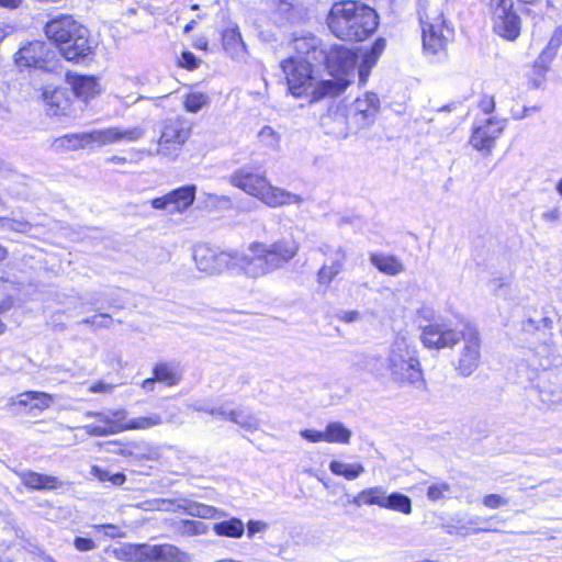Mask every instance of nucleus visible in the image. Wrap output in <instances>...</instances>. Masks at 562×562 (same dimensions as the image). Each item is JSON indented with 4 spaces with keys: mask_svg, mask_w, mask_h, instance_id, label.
Instances as JSON below:
<instances>
[{
    "mask_svg": "<svg viewBox=\"0 0 562 562\" xmlns=\"http://www.w3.org/2000/svg\"><path fill=\"white\" fill-rule=\"evenodd\" d=\"M558 49L559 38H550L548 45L535 61L533 72L538 78L532 80L533 88H539L541 86L544 75L549 69V65L553 60Z\"/></svg>",
    "mask_w": 562,
    "mask_h": 562,
    "instance_id": "nucleus-23",
    "label": "nucleus"
},
{
    "mask_svg": "<svg viewBox=\"0 0 562 562\" xmlns=\"http://www.w3.org/2000/svg\"><path fill=\"white\" fill-rule=\"evenodd\" d=\"M20 68H35L43 71H55L58 66L56 53L50 45L42 41H33L23 45L14 55Z\"/></svg>",
    "mask_w": 562,
    "mask_h": 562,
    "instance_id": "nucleus-9",
    "label": "nucleus"
},
{
    "mask_svg": "<svg viewBox=\"0 0 562 562\" xmlns=\"http://www.w3.org/2000/svg\"><path fill=\"white\" fill-rule=\"evenodd\" d=\"M324 431L325 441L329 443L347 445L351 438V430L340 422L328 423Z\"/></svg>",
    "mask_w": 562,
    "mask_h": 562,
    "instance_id": "nucleus-37",
    "label": "nucleus"
},
{
    "mask_svg": "<svg viewBox=\"0 0 562 562\" xmlns=\"http://www.w3.org/2000/svg\"><path fill=\"white\" fill-rule=\"evenodd\" d=\"M233 409L228 405L224 404L216 408H211L209 411V414L212 416H215L216 418H220L222 420H229L232 419Z\"/></svg>",
    "mask_w": 562,
    "mask_h": 562,
    "instance_id": "nucleus-54",
    "label": "nucleus"
},
{
    "mask_svg": "<svg viewBox=\"0 0 562 562\" xmlns=\"http://www.w3.org/2000/svg\"><path fill=\"white\" fill-rule=\"evenodd\" d=\"M22 483L31 490L49 491L57 488L61 483L53 475L40 474L33 471L19 473Z\"/></svg>",
    "mask_w": 562,
    "mask_h": 562,
    "instance_id": "nucleus-25",
    "label": "nucleus"
},
{
    "mask_svg": "<svg viewBox=\"0 0 562 562\" xmlns=\"http://www.w3.org/2000/svg\"><path fill=\"white\" fill-rule=\"evenodd\" d=\"M386 490L383 486L375 485L360 491L357 495L348 499L347 504L353 505L357 508L362 506L376 505L380 508L383 506Z\"/></svg>",
    "mask_w": 562,
    "mask_h": 562,
    "instance_id": "nucleus-26",
    "label": "nucleus"
},
{
    "mask_svg": "<svg viewBox=\"0 0 562 562\" xmlns=\"http://www.w3.org/2000/svg\"><path fill=\"white\" fill-rule=\"evenodd\" d=\"M385 46H386V42L384 38L376 40L375 43L373 44L371 50L366 53L363 56L366 63H370V65H374L376 63L378 58L380 57V55L382 54V52L384 50Z\"/></svg>",
    "mask_w": 562,
    "mask_h": 562,
    "instance_id": "nucleus-46",
    "label": "nucleus"
},
{
    "mask_svg": "<svg viewBox=\"0 0 562 562\" xmlns=\"http://www.w3.org/2000/svg\"><path fill=\"white\" fill-rule=\"evenodd\" d=\"M329 470L335 475L344 476L349 481L358 479L366 471L361 463H346L338 460H333L329 463Z\"/></svg>",
    "mask_w": 562,
    "mask_h": 562,
    "instance_id": "nucleus-36",
    "label": "nucleus"
},
{
    "mask_svg": "<svg viewBox=\"0 0 562 562\" xmlns=\"http://www.w3.org/2000/svg\"><path fill=\"white\" fill-rule=\"evenodd\" d=\"M480 109L485 113L490 114L495 109V101L493 97H485L480 102Z\"/></svg>",
    "mask_w": 562,
    "mask_h": 562,
    "instance_id": "nucleus-60",
    "label": "nucleus"
},
{
    "mask_svg": "<svg viewBox=\"0 0 562 562\" xmlns=\"http://www.w3.org/2000/svg\"><path fill=\"white\" fill-rule=\"evenodd\" d=\"M149 562H193V555L176 544H149Z\"/></svg>",
    "mask_w": 562,
    "mask_h": 562,
    "instance_id": "nucleus-18",
    "label": "nucleus"
},
{
    "mask_svg": "<svg viewBox=\"0 0 562 562\" xmlns=\"http://www.w3.org/2000/svg\"><path fill=\"white\" fill-rule=\"evenodd\" d=\"M378 19L371 7L359 1L344 0L331 5L326 24L337 38L361 42L376 30Z\"/></svg>",
    "mask_w": 562,
    "mask_h": 562,
    "instance_id": "nucleus-2",
    "label": "nucleus"
},
{
    "mask_svg": "<svg viewBox=\"0 0 562 562\" xmlns=\"http://www.w3.org/2000/svg\"><path fill=\"white\" fill-rule=\"evenodd\" d=\"M259 138L262 144L266 146L278 149L280 146V136L276 133V131L270 126H263L259 132Z\"/></svg>",
    "mask_w": 562,
    "mask_h": 562,
    "instance_id": "nucleus-44",
    "label": "nucleus"
},
{
    "mask_svg": "<svg viewBox=\"0 0 562 562\" xmlns=\"http://www.w3.org/2000/svg\"><path fill=\"white\" fill-rule=\"evenodd\" d=\"M542 220L548 223H555L561 220V211L559 207H553L551 210H548L543 212Z\"/></svg>",
    "mask_w": 562,
    "mask_h": 562,
    "instance_id": "nucleus-59",
    "label": "nucleus"
},
{
    "mask_svg": "<svg viewBox=\"0 0 562 562\" xmlns=\"http://www.w3.org/2000/svg\"><path fill=\"white\" fill-rule=\"evenodd\" d=\"M373 65H370V63H366L363 59L361 65L359 66V80L361 83H364L367 81V78L369 76L370 69Z\"/></svg>",
    "mask_w": 562,
    "mask_h": 562,
    "instance_id": "nucleus-61",
    "label": "nucleus"
},
{
    "mask_svg": "<svg viewBox=\"0 0 562 562\" xmlns=\"http://www.w3.org/2000/svg\"><path fill=\"white\" fill-rule=\"evenodd\" d=\"M540 110L541 105L524 106L521 110H512V117L515 121H520L531 116L532 114L539 112Z\"/></svg>",
    "mask_w": 562,
    "mask_h": 562,
    "instance_id": "nucleus-51",
    "label": "nucleus"
},
{
    "mask_svg": "<svg viewBox=\"0 0 562 562\" xmlns=\"http://www.w3.org/2000/svg\"><path fill=\"white\" fill-rule=\"evenodd\" d=\"M114 389L113 384L105 383L103 381H97L90 384V393H111Z\"/></svg>",
    "mask_w": 562,
    "mask_h": 562,
    "instance_id": "nucleus-56",
    "label": "nucleus"
},
{
    "mask_svg": "<svg viewBox=\"0 0 562 562\" xmlns=\"http://www.w3.org/2000/svg\"><path fill=\"white\" fill-rule=\"evenodd\" d=\"M267 527H268V525L263 521L250 520L247 524L248 537H252L255 533L265 531L267 529Z\"/></svg>",
    "mask_w": 562,
    "mask_h": 562,
    "instance_id": "nucleus-58",
    "label": "nucleus"
},
{
    "mask_svg": "<svg viewBox=\"0 0 562 562\" xmlns=\"http://www.w3.org/2000/svg\"><path fill=\"white\" fill-rule=\"evenodd\" d=\"M451 491L450 485L447 482H439L431 484L427 491V497L431 502L440 501L447 493Z\"/></svg>",
    "mask_w": 562,
    "mask_h": 562,
    "instance_id": "nucleus-45",
    "label": "nucleus"
},
{
    "mask_svg": "<svg viewBox=\"0 0 562 562\" xmlns=\"http://www.w3.org/2000/svg\"><path fill=\"white\" fill-rule=\"evenodd\" d=\"M74 93L81 99L88 100L90 97L97 94L98 81L91 76H76L71 79Z\"/></svg>",
    "mask_w": 562,
    "mask_h": 562,
    "instance_id": "nucleus-34",
    "label": "nucleus"
},
{
    "mask_svg": "<svg viewBox=\"0 0 562 562\" xmlns=\"http://www.w3.org/2000/svg\"><path fill=\"white\" fill-rule=\"evenodd\" d=\"M209 526L199 520L184 519L180 521L179 532L186 537L206 535Z\"/></svg>",
    "mask_w": 562,
    "mask_h": 562,
    "instance_id": "nucleus-43",
    "label": "nucleus"
},
{
    "mask_svg": "<svg viewBox=\"0 0 562 562\" xmlns=\"http://www.w3.org/2000/svg\"><path fill=\"white\" fill-rule=\"evenodd\" d=\"M338 319L345 323H355L360 319V313L358 311H341L337 315Z\"/></svg>",
    "mask_w": 562,
    "mask_h": 562,
    "instance_id": "nucleus-57",
    "label": "nucleus"
},
{
    "mask_svg": "<svg viewBox=\"0 0 562 562\" xmlns=\"http://www.w3.org/2000/svg\"><path fill=\"white\" fill-rule=\"evenodd\" d=\"M183 108L189 113H198L210 103V97L200 91H192L183 95Z\"/></svg>",
    "mask_w": 562,
    "mask_h": 562,
    "instance_id": "nucleus-42",
    "label": "nucleus"
},
{
    "mask_svg": "<svg viewBox=\"0 0 562 562\" xmlns=\"http://www.w3.org/2000/svg\"><path fill=\"white\" fill-rule=\"evenodd\" d=\"M126 477L123 473H111L110 482L113 485L120 486L125 482Z\"/></svg>",
    "mask_w": 562,
    "mask_h": 562,
    "instance_id": "nucleus-64",
    "label": "nucleus"
},
{
    "mask_svg": "<svg viewBox=\"0 0 562 562\" xmlns=\"http://www.w3.org/2000/svg\"><path fill=\"white\" fill-rule=\"evenodd\" d=\"M178 508L192 517L202 519H213L226 516L225 512L214 506L188 499L181 501V503L178 504Z\"/></svg>",
    "mask_w": 562,
    "mask_h": 562,
    "instance_id": "nucleus-28",
    "label": "nucleus"
},
{
    "mask_svg": "<svg viewBox=\"0 0 562 562\" xmlns=\"http://www.w3.org/2000/svg\"><path fill=\"white\" fill-rule=\"evenodd\" d=\"M224 49L237 60H245L247 56L246 44L243 41L238 26L227 27L223 33Z\"/></svg>",
    "mask_w": 562,
    "mask_h": 562,
    "instance_id": "nucleus-24",
    "label": "nucleus"
},
{
    "mask_svg": "<svg viewBox=\"0 0 562 562\" xmlns=\"http://www.w3.org/2000/svg\"><path fill=\"white\" fill-rule=\"evenodd\" d=\"M30 229L31 224L29 222L8 217L5 231L27 233Z\"/></svg>",
    "mask_w": 562,
    "mask_h": 562,
    "instance_id": "nucleus-49",
    "label": "nucleus"
},
{
    "mask_svg": "<svg viewBox=\"0 0 562 562\" xmlns=\"http://www.w3.org/2000/svg\"><path fill=\"white\" fill-rule=\"evenodd\" d=\"M92 473L99 481L110 482L111 473L108 470H103L99 467H93Z\"/></svg>",
    "mask_w": 562,
    "mask_h": 562,
    "instance_id": "nucleus-62",
    "label": "nucleus"
},
{
    "mask_svg": "<svg viewBox=\"0 0 562 562\" xmlns=\"http://www.w3.org/2000/svg\"><path fill=\"white\" fill-rule=\"evenodd\" d=\"M319 45L321 41L310 33L303 34L293 40V47L299 55L308 56L313 54L315 59L317 56L324 55V52L319 49Z\"/></svg>",
    "mask_w": 562,
    "mask_h": 562,
    "instance_id": "nucleus-33",
    "label": "nucleus"
},
{
    "mask_svg": "<svg viewBox=\"0 0 562 562\" xmlns=\"http://www.w3.org/2000/svg\"><path fill=\"white\" fill-rule=\"evenodd\" d=\"M299 249L297 241L289 234L269 245L260 241L250 243L249 255L237 250H222L200 243L193 247L192 257L196 269L207 276L240 269L245 276L257 279L284 267L297 255Z\"/></svg>",
    "mask_w": 562,
    "mask_h": 562,
    "instance_id": "nucleus-1",
    "label": "nucleus"
},
{
    "mask_svg": "<svg viewBox=\"0 0 562 562\" xmlns=\"http://www.w3.org/2000/svg\"><path fill=\"white\" fill-rule=\"evenodd\" d=\"M506 127V120L488 117L474 123L470 144L485 156L490 155Z\"/></svg>",
    "mask_w": 562,
    "mask_h": 562,
    "instance_id": "nucleus-11",
    "label": "nucleus"
},
{
    "mask_svg": "<svg viewBox=\"0 0 562 562\" xmlns=\"http://www.w3.org/2000/svg\"><path fill=\"white\" fill-rule=\"evenodd\" d=\"M288 90L295 98L310 97L317 102L326 97H336L348 86L344 79L317 80L312 64L303 57H290L281 63Z\"/></svg>",
    "mask_w": 562,
    "mask_h": 562,
    "instance_id": "nucleus-3",
    "label": "nucleus"
},
{
    "mask_svg": "<svg viewBox=\"0 0 562 562\" xmlns=\"http://www.w3.org/2000/svg\"><path fill=\"white\" fill-rule=\"evenodd\" d=\"M490 5L495 33L509 41L516 40L521 20L514 9V0H490Z\"/></svg>",
    "mask_w": 562,
    "mask_h": 562,
    "instance_id": "nucleus-10",
    "label": "nucleus"
},
{
    "mask_svg": "<svg viewBox=\"0 0 562 562\" xmlns=\"http://www.w3.org/2000/svg\"><path fill=\"white\" fill-rule=\"evenodd\" d=\"M231 422L246 431L254 432L259 429V419L250 411L237 407L233 409Z\"/></svg>",
    "mask_w": 562,
    "mask_h": 562,
    "instance_id": "nucleus-39",
    "label": "nucleus"
},
{
    "mask_svg": "<svg viewBox=\"0 0 562 562\" xmlns=\"http://www.w3.org/2000/svg\"><path fill=\"white\" fill-rule=\"evenodd\" d=\"M482 503L487 508L496 509L502 506H506L508 504V499L497 494H488L483 497Z\"/></svg>",
    "mask_w": 562,
    "mask_h": 562,
    "instance_id": "nucleus-48",
    "label": "nucleus"
},
{
    "mask_svg": "<svg viewBox=\"0 0 562 562\" xmlns=\"http://www.w3.org/2000/svg\"><path fill=\"white\" fill-rule=\"evenodd\" d=\"M371 263L382 273L397 276L404 271L403 262L395 256L384 254H371Z\"/></svg>",
    "mask_w": 562,
    "mask_h": 562,
    "instance_id": "nucleus-32",
    "label": "nucleus"
},
{
    "mask_svg": "<svg viewBox=\"0 0 562 562\" xmlns=\"http://www.w3.org/2000/svg\"><path fill=\"white\" fill-rule=\"evenodd\" d=\"M461 330L450 328L447 324L435 323L423 328L420 339L425 347L442 349L454 346L460 340Z\"/></svg>",
    "mask_w": 562,
    "mask_h": 562,
    "instance_id": "nucleus-17",
    "label": "nucleus"
},
{
    "mask_svg": "<svg viewBox=\"0 0 562 562\" xmlns=\"http://www.w3.org/2000/svg\"><path fill=\"white\" fill-rule=\"evenodd\" d=\"M418 14L425 53L436 55L443 52L453 31L446 24L442 14L437 10L428 12L424 4L420 5Z\"/></svg>",
    "mask_w": 562,
    "mask_h": 562,
    "instance_id": "nucleus-7",
    "label": "nucleus"
},
{
    "mask_svg": "<svg viewBox=\"0 0 562 562\" xmlns=\"http://www.w3.org/2000/svg\"><path fill=\"white\" fill-rule=\"evenodd\" d=\"M387 369L396 383L424 389L425 379L418 352L404 336L396 337L392 342L387 356Z\"/></svg>",
    "mask_w": 562,
    "mask_h": 562,
    "instance_id": "nucleus-5",
    "label": "nucleus"
},
{
    "mask_svg": "<svg viewBox=\"0 0 562 562\" xmlns=\"http://www.w3.org/2000/svg\"><path fill=\"white\" fill-rule=\"evenodd\" d=\"M558 49L559 38H550L548 45L535 61L533 72L538 78L532 80L533 88H539L541 86L544 75L549 69V65L553 60Z\"/></svg>",
    "mask_w": 562,
    "mask_h": 562,
    "instance_id": "nucleus-22",
    "label": "nucleus"
},
{
    "mask_svg": "<svg viewBox=\"0 0 562 562\" xmlns=\"http://www.w3.org/2000/svg\"><path fill=\"white\" fill-rule=\"evenodd\" d=\"M94 528L97 530H103L104 536L109 538H123L125 537V532L117 526L106 524V525H95Z\"/></svg>",
    "mask_w": 562,
    "mask_h": 562,
    "instance_id": "nucleus-50",
    "label": "nucleus"
},
{
    "mask_svg": "<svg viewBox=\"0 0 562 562\" xmlns=\"http://www.w3.org/2000/svg\"><path fill=\"white\" fill-rule=\"evenodd\" d=\"M43 99L48 106V112L52 115L64 113L69 108V99L67 91L61 88L45 89Z\"/></svg>",
    "mask_w": 562,
    "mask_h": 562,
    "instance_id": "nucleus-31",
    "label": "nucleus"
},
{
    "mask_svg": "<svg viewBox=\"0 0 562 562\" xmlns=\"http://www.w3.org/2000/svg\"><path fill=\"white\" fill-rule=\"evenodd\" d=\"M191 135L190 122L176 116L162 122L161 134L158 140L157 154L170 158L178 157L182 146Z\"/></svg>",
    "mask_w": 562,
    "mask_h": 562,
    "instance_id": "nucleus-8",
    "label": "nucleus"
},
{
    "mask_svg": "<svg viewBox=\"0 0 562 562\" xmlns=\"http://www.w3.org/2000/svg\"><path fill=\"white\" fill-rule=\"evenodd\" d=\"M231 183L270 207L300 204L303 201L300 195L272 186L266 177L252 173L247 168L234 172Z\"/></svg>",
    "mask_w": 562,
    "mask_h": 562,
    "instance_id": "nucleus-6",
    "label": "nucleus"
},
{
    "mask_svg": "<svg viewBox=\"0 0 562 562\" xmlns=\"http://www.w3.org/2000/svg\"><path fill=\"white\" fill-rule=\"evenodd\" d=\"M144 135V130L139 126L130 128H121L111 126L102 130H93L83 133L86 148H93L94 146H105L120 142H136Z\"/></svg>",
    "mask_w": 562,
    "mask_h": 562,
    "instance_id": "nucleus-13",
    "label": "nucleus"
},
{
    "mask_svg": "<svg viewBox=\"0 0 562 562\" xmlns=\"http://www.w3.org/2000/svg\"><path fill=\"white\" fill-rule=\"evenodd\" d=\"M112 317L109 314H99L81 321V324L89 325L94 328H106L111 325Z\"/></svg>",
    "mask_w": 562,
    "mask_h": 562,
    "instance_id": "nucleus-47",
    "label": "nucleus"
},
{
    "mask_svg": "<svg viewBox=\"0 0 562 562\" xmlns=\"http://www.w3.org/2000/svg\"><path fill=\"white\" fill-rule=\"evenodd\" d=\"M112 553L123 562H149V543H123Z\"/></svg>",
    "mask_w": 562,
    "mask_h": 562,
    "instance_id": "nucleus-21",
    "label": "nucleus"
},
{
    "mask_svg": "<svg viewBox=\"0 0 562 562\" xmlns=\"http://www.w3.org/2000/svg\"><path fill=\"white\" fill-rule=\"evenodd\" d=\"M214 532L220 537L240 538L245 532L244 522L236 517L216 522L213 526Z\"/></svg>",
    "mask_w": 562,
    "mask_h": 562,
    "instance_id": "nucleus-38",
    "label": "nucleus"
},
{
    "mask_svg": "<svg viewBox=\"0 0 562 562\" xmlns=\"http://www.w3.org/2000/svg\"><path fill=\"white\" fill-rule=\"evenodd\" d=\"M54 402V396L45 392H24L12 400L11 405L29 406L31 409L44 411Z\"/></svg>",
    "mask_w": 562,
    "mask_h": 562,
    "instance_id": "nucleus-29",
    "label": "nucleus"
},
{
    "mask_svg": "<svg viewBox=\"0 0 562 562\" xmlns=\"http://www.w3.org/2000/svg\"><path fill=\"white\" fill-rule=\"evenodd\" d=\"M324 55L328 67L341 74H348L355 68L357 63V56L342 45L333 47L327 54L324 53Z\"/></svg>",
    "mask_w": 562,
    "mask_h": 562,
    "instance_id": "nucleus-19",
    "label": "nucleus"
},
{
    "mask_svg": "<svg viewBox=\"0 0 562 562\" xmlns=\"http://www.w3.org/2000/svg\"><path fill=\"white\" fill-rule=\"evenodd\" d=\"M417 314L426 321H429L434 317L432 308L425 305L417 310Z\"/></svg>",
    "mask_w": 562,
    "mask_h": 562,
    "instance_id": "nucleus-63",
    "label": "nucleus"
},
{
    "mask_svg": "<svg viewBox=\"0 0 562 562\" xmlns=\"http://www.w3.org/2000/svg\"><path fill=\"white\" fill-rule=\"evenodd\" d=\"M318 251L329 259V263L325 262L317 272L318 284L327 288L342 271L347 252L342 246L333 247L326 243L318 247Z\"/></svg>",
    "mask_w": 562,
    "mask_h": 562,
    "instance_id": "nucleus-16",
    "label": "nucleus"
},
{
    "mask_svg": "<svg viewBox=\"0 0 562 562\" xmlns=\"http://www.w3.org/2000/svg\"><path fill=\"white\" fill-rule=\"evenodd\" d=\"M178 508L192 517L202 519H213L226 516L225 512L214 506L188 499L181 501V503L178 504Z\"/></svg>",
    "mask_w": 562,
    "mask_h": 562,
    "instance_id": "nucleus-27",
    "label": "nucleus"
},
{
    "mask_svg": "<svg viewBox=\"0 0 562 562\" xmlns=\"http://www.w3.org/2000/svg\"><path fill=\"white\" fill-rule=\"evenodd\" d=\"M196 187L189 184L180 187L171 192L156 198L151 201V206L156 210H165L169 214L183 213L194 202Z\"/></svg>",
    "mask_w": 562,
    "mask_h": 562,
    "instance_id": "nucleus-15",
    "label": "nucleus"
},
{
    "mask_svg": "<svg viewBox=\"0 0 562 562\" xmlns=\"http://www.w3.org/2000/svg\"><path fill=\"white\" fill-rule=\"evenodd\" d=\"M74 546L78 551L81 552L91 551L95 548V543L91 539L82 537H76Z\"/></svg>",
    "mask_w": 562,
    "mask_h": 562,
    "instance_id": "nucleus-55",
    "label": "nucleus"
},
{
    "mask_svg": "<svg viewBox=\"0 0 562 562\" xmlns=\"http://www.w3.org/2000/svg\"><path fill=\"white\" fill-rule=\"evenodd\" d=\"M162 424V418L159 414L153 413L147 416L126 419L123 423L125 430H146Z\"/></svg>",
    "mask_w": 562,
    "mask_h": 562,
    "instance_id": "nucleus-40",
    "label": "nucleus"
},
{
    "mask_svg": "<svg viewBox=\"0 0 562 562\" xmlns=\"http://www.w3.org/2000/svg\"><path fill=\"white\" fill-rule=\"evenodd\" d=\"M382 508L398 512L404 515H409L413 512L412 499L402 493L393 492L387 494L385 497Z\"/></svg>",
    "mask_w": 562,
    "mask_h": 562,
    "instance_id": "nucleus-35",
    "label": "nucleus"
},
{
    "mask_svg": "<svg viewBox=\"0 0 562 562\" xmlns=\"http://www.w3.org/2000/svg\"><path fill=\"white\" fill-rule=\"evenodd\" d=\"M199 63L200 60L191 52H183L179 60L180 66L189 70L195 69Z\"/></svg>",
    "mask_w": 562,
    "mask_h": 562,
    "instance_id": "nucleus-52",
    "label": "nucleus"
},
{
    "mask_svg": "<svg viewBox=\"0 0 562 562\" xmlns=\"http://www.w3.org/2000/svg\"><path fill=\"white\" fill-rule=\"evenodd\" d=\"M87 417H95L100 425L89 424L82 429L94 437L115 435L124 431L123 423L126 419L127 412L123 408L109 412H87Z\"/></svg>",
    "mask_w": 562,
    "mask_h": 562,
    "instance_id": "nucleus-14",
    "label": "nucleus"
},
{
    "mask_svg": "<svg viewBox=\"0 0 562 562\" xmlns=\"http://www.w3.org/2000/svg\"><path fill=\"white\" fill-rule=\"evenodd\" d=\"M460 338L463 340V347L457 363V371L462 376L471 375L480 363L481 340L476 328L465 325L461 330Z\"/></svg>",
    "mask_w": 562,
    "mask_h": 562,
    "instance_id": "nucleus-12",
    "label": "nucleus"
},
{
    "mask_svg": "<svg viewBox=\"0 0 562 562\" xmlns=\"http://www.w3.org/2000/svg\"><path fill=\"white\" fill-rule=\"evenodd\" d=\"M52 148L56 151L77 150L86 148L83 133L67 134L54 139Z\"/></svg>",
    "mask_w": 562,
    "mask_h": 562,
    "instance_id": "nucleus-41",
    "label": "nucleus"
},
{
    "mask_svg": "<svg viewBox=\"0 0 562 562\" xmlns=\"http://www.w3.org/2000/svg\"><path fill=\"white\" fill-rule=\"evenodd\" d=\"M157 381L167 386L178 385L182 379V370L179 364L173 362L157 363L153 370Z\"/></svg>",
    "mask_w": 562,
    "mask_h": 562,
    "instance_id": "nucleus-30",
    "label": "nucleus"
},
{
    "mask_svg": "<svg viewBox=\"0 0 562 562\" xmlns=\"http://www.w3.org/2000/svg\"><path fill=\"white\" fill-rule=\"evenodd\" d=\"M45 34L68 61L83 63L94 56L95 45L90 40L88 29L70 15H60L48 21Z\"/></svg>",
    "mask_w": 562,
    "mask_h": 562,
    "instance_id": "nucleus-4",
    "label": "nucleus"
},
{
    "mask_svg": "<svg viewBox=\"0 0 562 562\" xmlns=\"http://www.w3.org/2000/svg\"><path fill=\"white\" fill-rule=\"evenodd\" d=\"M353 106L358 123L369 125L375 120L379 112L380 100L375 93L367 92L363 98L356 99Z\"/></svg>",
    "mask_w": 562,
    "mask_h": 562,
    "instance_id": "nucleus-20",
    "label": "nucleus"
},
{
    "mask_svg": "<svg viewBox=\"0 0 562 562\" xmlns=\"http://www.w3.org/2000/svg\"><path fill=\"white\" fill-rule=\"evenodd\" d=\"M300 435L302 438L313 443L325 441V431L315 429H304L301 430Z\"/></svg>",
    "mask_w": 562,
    "mask_h": 562,
    "instance_id": "nucleus-53",
    "label": "nucleus"
}]
</instances>
